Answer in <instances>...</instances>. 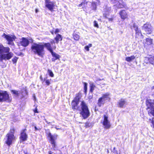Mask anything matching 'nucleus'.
Here are the masks:
<instances>
[{
    "label": "nucleus",
    "mask_w": 154,
    "mask_h": 154,
    "mask_svg": "<svg viewBox=\"0 0 154 154\" xmlns=\"http://www.w3.org/2000/svg\"><path fill=\"white\" fill-rule=\"evenodd\" d=\"M80 94L79 93L72 101V108L73 109L80 111V114L84 119H85L89 116V111L86 103L83 101H80Z\"/></svg>",
    "instance_id": "f257e3e1"
},
{
    "label": "nucleus",
    "mask_w": 154,
    "mask_h": 154,
    "mask_svg": "<svg viewBox=\"0 0 154 154\" xmlns=\"http://www.w3.org/2000/svg\"><path fill=\"white\" fill-rule=\"evenodd\" d=\"M10 49L8 47H4L0 43V61L3 62V60H9L12 57L13 54L9 52Z\"/></svg>",
    "instance_id": "f03ea898"
},
{
    "label": "nucleus",
    "mask_w": 154,
    "mask_h": 154,
    "mask_svg": "<svg viewBox=\"0 0 154 154\" xmlns=\"http://www.w3.org/2000/svg\"><path fill=\"white\" fill-rule=\"evenodd\" d=\"M31 49L35 54L40 57H42L44 54V50L42 43H33L32 44Z\"/></svg>",
    "instance_id": "7ed1b4c3"
},
{
    "label": "nucleus",
    "mask_w": 154,
    "mask_h": 154,
    "mask_svg": "<svg viewBox=\"0 0 154 154\" xmlns=\"http://www.w3.org/2000/svg\"><path fill=\"white\" fill-rule=\"evenodd\" d=\"M11 99L9 96L6 91H4L0 90V102H10Z\"/></svg>",
    "instance_id": "20e7f679"
},
{
    "label": "nucleus",
    "mask_w": 154,
    "mask_h": 154,
    "mask_svg": "<svg viewBox=\"0 0 154 154\" xmlns=\"http://www.w3.org/2000/svg\"><path fill=\"white\" fill-rule=\"evenodd\" d=\"M45 6L51 11H54L57 5L55 1L52 0H45Z\"/></svg>",
    "instance_id": "39448f33"
},
{
    "label": "nucleus",
    "mask_w": 154,
    "mask_h": 154,
    "mask_svg": "<svg viewBox=\"0 0 154 154\" xmlns=\"http://www.w3.org/2000/svg\"><path fill=\"white\" fill-rule=\"evenodd\" d=\"M109 93H106L104 94H103L101 97L100 98L97 102V104L100 107L105 103L107 100H109L110 98L109 97Z\"/></svg>",
    "instance_id": "423d86ee"
},
{
    "label": "nucleus",
    "mask_w": 154,
    "mask_h": 154,
    "mask_svg": "<svg viewBox=\"0 0 154 154\" xmlns=\"http://www.w3.org/2000/svg\"><path fill=\"white\" fill-rule=\"evenodd\" d=\"M146 104L147 108L151 109V111L149 112V114L154 116V100H148L146 101Z\"/></svg>",
    "instance_id": "0eeeda50"
},
{
    "label": "nucleus",
    "mask_w": 154,
    "mask_h": 154,
    "mask_svg": "<svg viewBox=\"0 0 154 154\" xmlns=\"http://www.w3.org/2000/svg\"><path fill=\"white\" fill-rule=\"evenodd\" d=\"M2 36L7 40L8 44L11 45L14 44L13 41L16 38V37L14 35H6L5 33Z\"/></svg>",
    "instance_id": "6e6552de"
},
{
    "label": "nucleus",
    "mask_w": 154,
    "mask_h": 154,
    "mask_svg": "<svg viewBox=\"0 0 154 154\" xmlns=\"http://www.w3.org/2000/svg\"><path fill=\"white\" fill-rule=\"evenodd\" d=\"M47 134L48 136L50 138V140L52 146L54 148L56 146L55 140L57 139V135L56 134H54L52 135L51 134V133L49 132Z\"/></svg>",
    "instance_id": "1a4fd4ad"
},
{
    "label": "nucleus",
    "mask_w": 154,
    "mask_h": 154,
    "mask_svg": "<svg viewBox=\"0 0 154 154\" xmlns=\"http://www.w3.org/2000/svg\"><path fill=\"white\" fill-rule=\"evenodd\" d=\"M7 140L6 141V143L10 146L12 143L13 140L15 139V137L13 134L12 133H8L6 135Z\"/></svg>",
    "instance_id": "9d476101"
},
{
    "label": "nucleus",
    "mask_w": 154,
    "mask_h": 154,
    "mask_svg": "<svg viewBox=\"0 0 154 154\" xmlns=\"http://www.w3.org/2000/svg\"><path fill=\"white\" fill-rule=\"evenodd\" d=\"M103 124L104 126V128L106 129H109L111 127L110 122L108 120V116L107 114L104 115L103 121Z\"/></svg>",
    "instance_id": "9b49d317"
},
{
    "label": "nucleus",
    "mask_w": 154,
    "mask_h": 154,
    "mask_svg": "<svg viewBox=\"0 0 154 154\" xmlns=\"http://www.w3.org/2000/svg\"><path fill=\"white\" fill-rule=\"evenodd\" d=\"M143 29L147 34H150L152 32V27L149 23L144 24L143 26Z\"/></svg>",
    "instance_id": "f8f14e48"
},
{
    "label": "nucleus",
    "mask_w": 154,
    "mask_h": 154,
    "mask_svg": "<svg viewBox=\"0 0 154 154\" xmlns=\"http://www.w3.org/2000/svg\"><path fill=\"white\" fill-rule=\"evenodd\" d=\"M26 129H25L22 130L20 137V139L21 141L23 142L27 140L28 136L26 134Z\"/></svg>",
    "instance_id": "ddd939ff"
},
{
    "label": "nucleus",
    "mask_w": 154,
    "mask_h": 154,
    "mask_svg": "<svg viewBox=\"0 0 154 154\" xmlns=\"http://www.w3.org/2000/svg\"><path fill=\"white\" fill-rule=\"evenodd\" d=\"M29 41L28 40L25 38L23 37L21 41L20 42V44L21 45L26 47L29 44Z\"/></svg>",
    "instance_id": "4468645a"
},
{
    "label": "nucleus",
    "mask_w": 154,
    "mask_h": 154,
    "mask_svg": "<svg viewBox=\"0 0 154 154\" xmlns=\"http://www.w3.org/2000/svg\"><path fill=\"white\" fill-rule=\"evenodd\" d=\"M119 15L121 17V18L123 20H124L128 17V14L125 10H122L119 13Z\"/></svg>",
    "instance_id": "2eb2a0df"
},
{
    "label": "nucleus",
    "mask_w": 154,
    "mask_h": 154,
    "mask_svg": "<svg viewBox=\"0 0 154 154\" xmlns=\"http://www.w3.org/2000/svg\"><path fill=\"white\" fill-rule=\"evenodd\" d=\"M42 45L43 46L44 49V47H45L50 52H52V51H53L50 43H42Z\"/></svg>",
    "instance_id": "dca6fc26"
},
{
    "label": "nucleus",
    "mask_w": 154,
    "mask_h": 154,
    "mask_svg": "<svg viewBox=\"0 0 154 154\" xmlns=\"http://www.w3.org/2000/svg\"><path fill=\"white\" fill-rule=\"evenodd\" d=\"M126 103V101L124 99H121L118 102V105L119 107L122 108Z\"/></svg>",
    "instance_id": "f3484780"
},
{
    "label": "nucleus",
    "mask_w": 154,
    "mask_h": 154,
    "mask_svg": "<svg viewBox=\"0 0 154 154\" xmlns=\"http://www.w3.org/2000/svg\"><path fill=\"white\" fill-rule=\"evenodd\" d=\"M56 41V42L58 44L60 41H61L62 40V38L61 35L60 34H57L56 37L54 38Z\"/></svg>",
    "instance_id": "a211bd4d"
},
{
    "label": "nucleus",
    "mask_w": 154,
    "mask_h": 154,
    "mask_svg": "<svg viewBox=\"0 0 154 154\" xmlns=\"http://www.w3.org/2000/svg\"><path fill=\"white\" fill-rule=\"evenodd\" d=\"M148 60L149 63L154 65V56L150 57H146L145 60Z\"/></svg>",
    "instance_id": "6ab92c4d"
},
{
    "label": "nucleus",
    "mask_w": 154,
    "mask_h": 154,
    "mask_svg": "<svg viewBox=\"0 0 154 154\" xmlns=\"http://www.w3.org/2000/svg\"><path fill=\"white\" fill-rule=\"evenodd\" d=\"M135 58V57L134 56H131V57H126L125 60L128 62H130L134 60Z\"/></svg>",
    "instance_id": "aec40b11"
},
{
    "label": "nucleus",
    "mask_w": 154,
    "mask_h": 154,
    "mask_svg": "<svg viewBox=\"0 0 154 154\" xmlns=\"http://www.w3.org/2000/svg\"><path fill=\"white\" fill-rule=\"evenodd\" d=\"M51 53L52 56L55 58V60L59 58L60 56L55 52H54L53 51H52V52H51Z\"/></svg>",
    "instance_id": "412c9836"
},
{
    "label": "nucleus",
    "mask_w": 154,
    "mask_h": 154,
    "mask_svg": "<svg viewBox=\"0 0 154 154\" xmlns=\"http://www.w3.org/2000/svg\"><path fill=\"white\" fill-rule=\"evenodd\" d=\"M95 86L93 83L90 84V91L91 92H92L94 89Z\"/></svg>",
    "instance_id": "4be33fe9"
},
{
    "label": "nucleus",
    "mask_w": 154,
    "mask_h": 154,
    "mask_svg": "<svg viewBox=\"0 0 154 154\" xmlns=\"http://www.w3.org/2000/svg\"><path fill=\"white\" fill-rule=\"evenodd\" d=\"M110 8H108L107 11H106V9L105 8H104V13H103V15L104 17H106V15H107L108 14V12L110 10Z\"/></svg>",
    "instance_id": "5701e85b"
},
{
    "label": "nucleus",
    "mask_w": 154,
    "mask_h": 154,
    "mask_svg": "<svg viewBox=\"0 0 154 154\" xmlns=\"http://www.w3.org/2000/svg\"><path fill=\"white\" fill-rule=\"evenodd\" d=\"M97 2H93L91 4V7L92 8V9L94 10H95L97 8V5L96 3Z\"/></svg>",
    "instance_id": "b1692460"
},
{
    "label": "nucleus",
    "mask_w": 154,
    "mask_h": 154,
    "mask_svg": "<svg viewBox=\"0 0 154 154\" xmlns=\"http://www.w3.org/2000/svg\"><path fill=\"white\" fill-rule=\"evenodd\" d=\"M118 8H122L125 7V4L124 3H121L120 2H119L118 4L117 5Z\"/></svg>",
    "instance_id": "393cba45"
},
{
    "label": "nucleus",
    "mask_w": 154,
    "mask_h": 154,
    "mask_svg": "<svg viewBox=\"0 0 154 154\" xmlns=\"http://www.w3.org/2000/svg\"><path fill=\"white\" fill-rule=\"evenodd\" d=\"M73 37L75 40H78L79 38V35L76 33H74L73 35Z\"/></svg>",
    "instance_id": "a878e982"
},
{
    "label": "nucleus",
    "mask_w": 154,
    "mask_h": 154,
    "mask_svg": "<svg viewBox=\"0 0 154 154\" xmlns=\"http://www.w3.org/2000/svg\"><path fill=\"white\" fill-rule=\"evenodd\" d=\"M48 72L51 77H53L54 76V74L51 70L48 69Z\"/></svg>",
    "instance_id": "bb28decb"
},
{
    "label": "nucleus",
    "mask_w": 154,
    "mask_h": 154,
    "mask_svg": "<svg viewBox=\"0 0 154 154\" xmlns=\"http://www.w3.org/2000/svg\"><path fill=\"white\" fill-rule=\"evenodd\" d=\"M91 125V124L89 122H86L85 124V127L86 128L90 127Z\"/></svg>",
    "instance_id": "cd10ccee"
},
{
    "label": "nucleus",
    "mask_w": 154,
    "mask_h": 154,
    "mask_svg": "<svg viewBox=\"0 0 154 154\" xmlns=\"http://www.w3.org/2000/svg\"><path fill=\"white\" fill-rule=\"evenodd\" d=\"M84 90L85 91V93L86 92L87 90V84L86 82H84Z\"/></svg>",
    "instance_id": "c85d7f7f"
},
{
    "label": "nucleus",
    "mask_w": 154,
    "mask_h": 154,
    "mask_svg": "<svg viewBox=\"0 0 154 154\" xmlns=\"http://www.w3.org/2000/svg\"><path fill=\"white\" fill-rule=\"evenodd\" d=\"M94 27L97 28H99V26L97 23V21H94Z\"/></svg>",
    "instance_id": "c756f323"
},
{
    "label": "nucleus",
    "mask_w": 154,
    "mask_h": 154,
    "mask_svg": "<svg viewBox=\"0 0 154 154\" xmlns=\"http://www.w3.org/2000/svg\"><path fill=\"white\" fill-rule=\"evenodd\" d=\"M11 92L12 93L14 94L18 95L19 94L18 93V91H17L15 90H12L11 91Z\"/></svg>",
    "instance_id": "7c9ffc66"
},
{
    "label": "nucleus",
    "mask_w": 154,
    "mask_h": 154,
    "mask_svg": "<svg viewBox=\"0 0 154 154\" xmlns=\"http://www.w3.org/2000/svg\"><path fill=\"white\" fill-rule=\"evenodd\" d=\"M46 78H44V80H45V83L47 85H49L50 84V81L49 80L47 79L46 80Z\"/></svg>",
    "instance_id": "2f4dec72"
},
{
    "label": "nucleus",
    "mask_w": 154,
    "mask_h": 154,
    "mask_svg": "<svg viewBox=\"0 0 154 154\" xmlns=\"http://www.w3.org/2000/svg\"><path fill=\"white\" fill-rule=\"evenodd\" d=\"M136 32V34H138V35H139L140 34H141V31L139 29H138V28L137 29L135 30Z\"/></svg>",
    "instance_id": "473e14b6"
},
{
    "label": "nucleus",
    "mask_w": 154,
    "mask_h": 154,
    "mask_svg": "<svg viewBox=\"0 0 154 154\" xmlns=\"http://www.w3.org/2000/svg\"><path fill=\"white\" fill-rule=\"evenodd\" d=\"M17 59L18 58L16 57H15L12 59V60L14 63H16Z\"/></svg>",
    "instance_id": "72a5a7b5"
},
{
    "label": "nucleus",
    "mask_w": 154,
    "mask_h": 154,
    "mask_svg": "<svg viewBox=\"0 0 154 154\" xmlns=\"http://www.w3.org/2000/svg\"><path fill=\"white\" fill-rule=\"evenodd\" d=\"M50 43L52 44V45H53V44H54V45H53V47L54 48H56V46L55 45V42H54V41L53 40H51V41H50Z\"/></svg>",
    "instance_id": "f704fd0d"
},
{
    "label": "nucleus",
    "mask_w": 154,
    "mask_h": 154,
    "mask_svg": "<svg viewBox=\"0 0 154 154\" xmlns=\"http://www.w3.org/2000/svg\"><path fill=\"white\" fill-rule=\"evenodd\" d=\"M133 27L135 30L138 29V27L137 25L135 23L133 24Z\"/></svg>",
    "instance_id": "c9c22d12"
},
{
    "label": "nucleus",
    "mask_w": 154,
    "mask_h": 154,
    "mask_svg": "<svg viewBox=\"0 0 154 154\" xmlns=\"http://www.w3.org/2000/svg\"><path fill=\"white\" fill-rule=\"evenodd\" d=\"M14 128H12L10 130V132L9 133H12V134H13L14 133Z\"/></svg>",
    "instance_id": "e433bc0d"
},
{
    "label": "nucleus",
    "mask_w": 154,
    "mask_h": 154,
    "mask_svg": "<svg viewBox=\"0 0 154 154\" xmlns=\"http://www.w3.org/2000/svg\"><path fill=\"white\" fill-rule=\"evenodd\" d=\"M152 90V95L154 97V86H153L151 88Z\"/></svg>",
    "instance_id": "4c0bfd02"
},
{
    "label": "nucleus",
    "mask_w": 154,
    "mask_h": 154,
    "mask_svg": "<svg viewBox=\"0 0 154 154\" xmlns=\"http://www.w3.org/2000/svg\"><path fill=\"white\" fill-rule=\"evenodd\" d=\"M89 47L87 45L85 47V49L87 51H89Z\"/></svg>",
    "instance_id": "58836bf2"
},
{
    "label": "nucleus",
    "mask_w": 154,
    "mask_h": 154,
    "mask_svg": "<svg viewBox=\"0 0 154 154\" xmlns=\"http://www.w3.org/2000/svg\"><path fill=\"white\" fill-rule=\"evenodd\" d=\"M33 111L35 113H38V111L37 110V108L36 107L33 110Z\"/></svg>",
    "instance_id": "ea45409f"
},
{
    "label": "nucleus",
    "mask_w": 154,
    "mask_h": 154,
    "mask_svg": "<svg viewBox=\"0 0 154 154\" xmlns=\"http://www.w3.org/2000/svg\"><path fill=\"white\" fill-rule=\"evenodd\" d=\"M59 32V30L58 29H55V34H57V33Z\"/></svg>",
    "instance_id": "a19ab883"
},
{
    "label": "nucleus",
    "mask_w": 154,
    "mask_h": 154,
    "mask_svg": "<svg viewBox=\"0 0 154 154\" xmlns=\"http://www.w3.org/2000/svg\"><path fill=\"white\" fill-rule=\"evenodd\" d=\"M113 152L114 153V154H118V151L116 150L113 151Z\"/></svg>",
    "instance_id": "79ce46f5"
},
{
    "label": "nucleus",
    "mask_w": 154,
    "mask_h": 154,
    "mask_svg": "<svg viewBox=\"0 0 154 154\" xmlns=\"http://www.w3.org/2000/svg\"><path fill=\"white\" fill-rule=\"evenodd\" d=\"M111 2L112 3H115L116 2V0H110Z\"/></svg>",
    "instance_id": "37998d69"
},
{
    "label": "nucleus",
    "mask_w": 154,
    "mask_h": 154,
    "mask_svg": "<svg viewBox=\"0 0 154 154\" xmlns=\"http://www.w3.org/2000/svg\"><path fill=\"white\" fill-rule=\"evenodd\" d=\"M151 123L152 124V125L153 128H154V120H152Z\"/></svg>",
    "instance_id": "c03bdc74"
},
{
    "label": "nucleus",
    "mask_w": 154,
    "mask_h": 154,
    "mask_svg": "<svg viewBox=\"0 0 154 154\" xmlns=\"http://www.w3.org/2000/svg\"><path fill=\"white\" fill-rule=\"evenodd\" d=\"M89 48L91 47L92 46V44H89L88 45H87Z\"/></svg>",
    "instance_id": "a18cd8bd"
},
{
    "label": "nucleus",
    "mask_w": 154,
    "mask_h": 154,
    "mask_svg": "<svg viewBox=\"0 0 154 154\" xmlns=\"http://www.w3.org/2000/svg\"><path fill=\"white\" fill-rule=\"evenodd\" d=\"M49 154H52V152L51 151H50L49 152Z\"/></svg>",
    "instance_id": "49530a36"
},
{
    "label": "nucleus",
    "mask_w": 154,
    "mask_h": 154,
    "mask_svg": "<svg viewBox=\"0 0 154 154\" xmlns=\"http://www.w3.org/2000/svg\"><path fill=\"white\" fill-rule=\"evenodd\" d=\"M23 91H21V93H22V94L23 96H24V95L23 94Z\"/></svg>",
    "instance_id": "de8ad7c7"
},
{
    "label": "nucleus",
    "mask_w": 154,
    "mask_h": 154,
    "mask_svg": "<svg viewBox=\"0 0 154 154\" xmlns=\"http://www.w3.org/2000/svg\"><path fill=\"white\" fill-rule=\"evenodd\" d=\"M23 91H24L25 92V93L26 94V90H23Z\"/></svg>",
    "instance_id": "09e8293b"
},
{
    "label": "nucleus",
    "mask_w": 154,
    "mask_h": 154,
    "mask_svg": "<svg viewBox=\"0 0 154 154\" xmlns=\"http://www.w3.org/2000/svg\"><path fill=\"white\" fill-rule=\"evenodd\" d=\"M55 59H54V58H52V61H55Z\"/></svg>",
    "instance_id": "8fccbe9b"
},
{
    "label": "nucleus",
    "mask_w": 154,
    "mask_h": 154,
    "mask_svg": "<svg viewBox=\"0 0 154 154\" xmlns=\"http://www.w3.org/2000/svg\"><path fill=\"white\" fill-rule=\"evenodd\" d=\"M38 10H37V9H36L35 10V12H36V13H37V12H38Z\"/></svg>",
    "instance_id": "3c124183"
},
{
    "label": "nucleus",
    "mask_w": 154,
    "mask_h": 154,
    "mask_svg": "<svg viewBox=\"0 0 154 154\" xmlns=\"http://www.w3.org/2000/svg\"><path fill=\"white\" fill-rule=\"evenodd\" d=\"M116 148L115 147H114L113 148V151H114L115 150H116Z\"/></svg>",
    "instance_id": "603ef678"
},
{
    "label": "nucleus",
    "mask_w": 154,
    "mask_h": 154,
    "mask_svg": "<svg viewBox=\"0 0 154 154\" xmlns=\"http://www.w3.org/2000/svg\"><path fill=\"white\" fill-rule=\"evenodd\" d=\"M95 0L97 2H100L99 0Z\"/></svg>",
    "instance_id": "864d4df0"
},
{
    "label": "nucleus",
    "mask_w": 154,
    "mask_h": 154,
    "mask_svg": "<svg viewBox=\"0 0 154 154\" xmlns=\"http://www.w3.org/2000/svg\"><path fill=\"white\" fill-rule=\"evenodd\" d=\"M35 129L36 130H37V128H36V126H35Z\"/></svg>",
    "instance_id": "5fc2aeb1"
},
{
    "label": "nucleus",
    "mask_w": 154,
    "mask_h": 154,
    "mask_svg": "<svg viewBox=\"0 0 154 154\" xmlns=\"http://www.w3.org/2000/svg\"><path fill=\"white\" fill-rule=\"evenodd\" d=\"M55 128L57 129V130H58V129H60V128H57L56 127Z\"/></svg>",
    "instance_id": "6e6d98bb"
},
{
    "label": "nucleus",
    "mask_w": 154,
    "mask_h": 154,
    "mask_svg": "<svg viewBox=\"0 0 154 154\" xmlns=\"http://www.w3.org/2000/svg\"><path fill=\"white\" fill-rule=\"evenodd\" d=\"M46 122L47 123L49 124V123H50L49 122L48 123V122H47V121H46Z\"/></svg>",
    "instance_id": "4d7b16f0"
},
{
    "label": "nucleus",
    "mask_w": 154,
    "mask_h": 154,
    "mask_svg": "<svg viewBox=\"0 0 154 154\" xmlns=\"http://www.w3.org/2000/svg\"><path fill=\"white\" fill-rule=\"evenodd\" d=\"M35 97H34V99H35Z\"/></svg>",
    "instance_id": "13d9d810"
},
{
    "label": "nucleus",
    "mask_w": 154,
    "mask_h": 154,
    "mask_svg": "<svg viewBox=\"0 0 154 154\" xmlns=\"http://www.w3.org/2000/svg\"><path fill=\"white\" fill-rule=\"evenodd\" d=\"M81 5V4H80V5H79V6H80Z\"/></svg>",
    "instance_id": "bf43d9fd"
},
{
    "label": "nucleus",
    "mask_w": 154,
    "mask_h": 154,
    "mask_svg": "<svg viewBox=\"0 0 154 154\" xmlns=\"http://www.w3.org/2000/svg\"><path fill=\"white\" fill-rule=\"evenodd\" d=\"M147 41L148 40H149V39H147Z\"/></svg>",
    "instance_id": "052dcab7"
},
{
    "label": "nucleus",
    "mask_w": 154,
    "mask_h": 154,
    "mask_svg": "<svg viewBox=\"0 0 154 154\" xmlns=\"http://www.w3.org/2000/svg\"><path fill=\"white\" fill-rule=\"evenodd\" d=\"M52 34H53V32H52Z\"/></svg>",
    "instance_id": "680f3d73"
},
{
    "label": "nucleus",
    "mask_w": 154,
    "mask_h": 154,
    "mask_svg": "<svg viewBox=\"0 0 154 154\" xmlns=\"http://www.w3.org/2000/svg\"><path fill=\"white\" fill-rule=\"evenodd\" d=\"M84 1H85L86 0H84Z\"/></svg>",
    "instance_id": "e2e57ef3"
}]
</instances>
